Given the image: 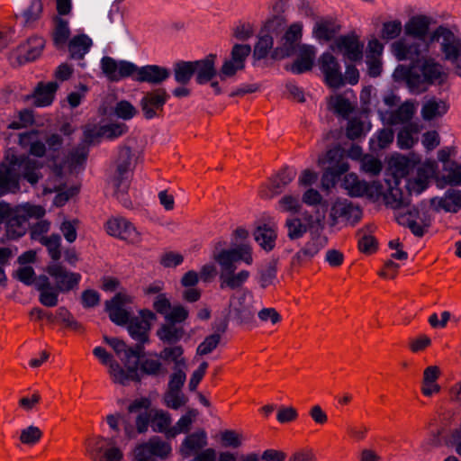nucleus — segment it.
I'll list each match as a JSON object with an SVG mask.
<instances>
[{
  "label": "nucleus",
  "mask_w": 461,
  "mask_h": 461,
  "mask_svg": "<svg viewBox=\"0 0 461 461\" xmlns=\"http://www.w3.org/2000/svg\"><path fill=\"white\" fill-rule=\"evenodd\" d=\"M342 185L351 197L366 196L372 200H377L383 193V185L380 182L360 180L354 173L345 176Z\"/></svg>",
  "instance_id": "nucleus-10"
},
{
  "label": "nucleus",
  "mask_w": 461,
  "mask_h": 461,
  "mask_svg": "<svg viewBox=\"0 0 461 461\" xmlns=\"http://www.w3.org/2000/svg\"><path fill=\"white\" fill-rule=\"evenodd\" d=\"M318 164L320 166L328 165L326 171L322 176L323 187H327L324 181L329 176H330L332 180H334L346 173L349 167L348 163L344 158L343 150L339 147L329 149L323 158H319Z\"/></svg>",
  "instance_id": "nucleus-13"
},
{
  "label": "nucleus",
  "mask_w": 461,
  "mask_h": 461,
  "mask_svg": "<svg viewBox=\"0 0 461 461\" xmlns=\"http://www.w3.org/2000/svg\"><path fill=\"white\" fill-rule=\"evenodd\" d=\"M41 167L37 160L26 155L8 152L0 162V196L19 192L21 176L31 185L37 184L41 178Z\"/></svg>",
  "instance_id": "nucleus-2"
},
{
  "label": "nucleus",
  "mask_w": 461,
  "mask_h": 461,
  "mask_svg": "<svg viewBox=\"0 0 461 461\" xmlns=\"http://www.w3.org/2000/svg\"><path fill=\"white\" fill-rule=\"evenodd\" d=\"M48 249L49 255L54 262H58L61 258V238L59 234H51L50 236L42 239L40 242Z\"/></svg>",
  "instance_id": "nucleus-52"
},
{
  "label": "nucleus",
  "mask_w": 461,
  "mask_h": 461,
  "mask_svg": "<svg viewBox=\"0 0 461 461\" xmlns=\"http://www.w3.org/2000/svg\"><path fill=\"white\" fill-rule=\"evenodd\" d=\"M253 236L260 248L269 252L276 247V241L277 239L276 227L268 224L259 225L254 230Z\"/></svg>",
  "instance_id": "nucleus-29"
},
{
  "label": "nucleus",
  "mask_w": 461,
  "mask_h": 461,
  "mask_svg": "<svg viewBox=\"0 0 461 461\" xmlns=\"http://www.w3.org/2000/svg\"><path fill=\"white\" fill-rule=\"evenodd\" d=\"M296 176V170L285 167L270 179L269 185L262 186L259 195L264 199H271L280 194Z\"/></svg>",
  "instance_id": "nucleus-18"
},
{
  "label": "nucleus",
  "mask_w": 461,
  "mask_h": 461,
  "mask_svg": "<svg viewBox=\"0 0 461 461\" xmlns=\"http://www.w3.org/2000/svg\"><path fill=\"white\" fill-rule=\"evenodd\" d=\"M108 235L127 244L138 245L142 241V232L127 218L113 216L104 224Z\"/></svg>",
  "instance_id": "nucleus-9"
},
{
  "label": "nucleus",
  "mask_w": 461,
  "mask_h": 461,
  "mask_svg": "<svg viewBox=\"0 0 461 461\" xmlns=\"http://www.w3.org/2000/svg\"><path fill=\"white\" fill-rule=\"evenodd\" d=\"M420 131V127L418 123H408L404 125L397 135V144L402 149H411L416 142L417 139L414 135H417Z\"/></svg>",
  "instance_id": "nucleus-41"
},
{
  "label": "nucleus",
  "mask_w": 461,
  "mask_h": 461,
  "mask_svg": "<svg viewBox=\"0 0 461 461\" xmlns=\"http://www.w3.org/2000/svg\"><path fill=\"white\" fill-rule=\"evenodd\" d=\"M415 113V107L412 103L405 102L400 105L395 111L392 112L388 118L391 125H398L411 123V120Z\"/></svg>",
  "instance_id": "nucleus-40"
},
{
  "label": "nucleus",
  "mask_w": 461,
  "mask_h": 461,
  "mask_svg": "<svg viewBox=\"0 0 461 461\" xmlns=\"http://www.w3.org/2000/svg\"><path fill=\"white\" fill-rule=\"evenodd\" d=\"M273 47V38L265 32H261L254 48V57L258 59L266 58Z\"/></svg>",
  "instance_id": "nucleus-56"
},
{
  "label": "nucleus",
  "mask_w": 461,
  "mask_h": 461,
  "mask_svg": "<svg viewBox=\"0 0 461 461\" xmlns=\"http://www.w3.org/2000/svg\"><path fill=\"white\" fill-rule=\"evenodd\" d=\"M171 450L172 448L168 442L161 440L158 438H153L148 443L140 445L137 447L136 461H138L140 458H144L146 461H148L144 456H142L144 452H149L151 455L160 457H167L171 453Z\"/></svg>",
  "instance_id": "nucleus-31"
},
{
  "label": "nucleus",
  "mask_w": 461,
  "mask_h": 461,
  "mask_svg": "<svg viewBox=\"0 0 461 461\" xmlns=\"http://www.w3.org/2000/svg\"><path fill=\"white\" fill-rule=\"evenodd\" d=\"M330 106L337 115L344 119H347L354 110L349 100L340 95L330 99Z\"/></svg>",
  "instance_id": "nucleus-50"
},
{
  "label": "nucleus",
  "mask_w": 461,
  "mask_h": 461,
  "mask_svg": "<svg viewBox=\"0 0 461 461\" xmlns=\"http://www.w3.org/2000/svg\"><path fill=\"white\" fill-rule=\"evenodd\" d=\"M92 44V40L86 34L74 36L67 45L70 58L74 59H83L89 51Z\"/></svg>",
  "instance_id": "nucleus-38"
},
{
  "label": "nucleus",
  "mask_w": 461,
  "mask_h": 461,
  "mask_svg": "<svg viewBox=\"0 0 461 461\" xmlns=\"http://www.w3.org/2000/svg\"><path fill=\"white\" fill-rule=\"evenodd\" d=\"M114 195L126 208L131 206V202L128 196L130 187L129 176H113Z\"/></svg>",
  "instance_id": "nucleus-47"
},
{
  "label": "nucleus",
  "mask_w": 461,
  "mask_h": 461,
  "mask_svg": "<svg viewBox=\"0 0 461 461\" xmlns=\"http://www.w3.org/2000/svg\"><path fill=\"white\" fill-rule=\"evenodd\" d=\"M320 69L324 76L325 83L331 88L344 86V78L338 59L330 52H324L319 59Z\"/></svg>",
  "instance_id": "nucleus-14"
},
{
  "label": "nucleus",
  "mask_w": 461,
  "mask_h": 461,
  "mask_svg": "<svg viewBox=\"0 0 461 461\" xmlns=\"http://www.w3.org/2000/svg\"><path fill=\"white\" fill-rule=\"evenodd\" d=\"M150 415V426L152 430L167 434V430L171 428L172 419L170 414L163 410L151 409Z\"/></svg>",
  "instance_id": "nucleus-45"
},
{
  "label": "nucleus",
  "mask_w": 461,
  "mask_h": 461,
  "mask_svg": "<svg viewBox=\"0 0 461 461\" xmlns=\"http://www.w3.org/2000/svg\"><path fill=\"white\" fill-rule=\"evenodd\" d=\"M285 227L291 240L301 239L308 230V225L303 223L299 218L286 219Z\"/></svg>",
  "instance_id": "nucleus-51"
},
{
  "label": "nucleus",
  "mask_w": 461,
  "mask_h": 461,
  "mask_svg": "<svg viewBox=\"0 0 461 461\" xmlns=\"http://www.w3.org/2000/svg\"><path fill=\"white\" fill-rule=\"evenodd\" d=\"M7 236L10 239H18L26 232L25 219L23 217H11L6 226Z\"/></svg>",
  "instance_id": "nucleus-55"
},
{
  "label": "nucleus",
  "mask_w": 461,
  "mask_h": 461,
  "mask_svg": "<svg viewBox=\"0 0 461 461\" xmlns=\"http://www.w3.org/2000/svg\"><path fill=\"white\" fill-rule=\"evenodd\" d=\"M71 31L69 28L68 21L56 16L53 20V29L51 32V38L54 46L58 50H65L68 43L69 42V37Z\"/></svg>",
  "instance_id": "nucleus-30"
},
{
  "label": "nucleus",
  "mask_w": 461,
  "mask_h": 461,
  "mask_svg": "<svg viewBox=\"0 0 461 461\" xmlns=\"http://www.w3.org/2000/svg\"><path fill=\"white\" fill-rule=\"evenodd\" d=\"M198 415V411L195 409H190L184 414L176 423L175 426L171 427L167 432V436L168 438H174L181 433H187L191 426Z\"/></svg>",
  "instance_id": "nucleus-43"
},
{
  "label": "nucleus",
  "mask_w": 461,
  "mask_h": 461,
  "mask_svg": "<svg viewBox=\"0 0 461 461\" xmlns=\"http://www.w3.org/2000/svg\"><path fill=\"white\" fill-rule=\"evenodd\" d=\"M128 126L123 122L108 123L99 127L97 134L104 135L107 140H113L125 134Z\"/></svg>",
  "instance_id": "nucleus-53"
},
{
  "label": "nucleus",
  "mask_w": 461,
  "mask_h": 461,
  "mask_svg": "<svg viewBox=\"0 0 461 461\" xmlns=\"http://www.w3.org/2000/svg\"><path fill=\"white\" fill-rule=\"evenodd\" d=\"M226 242L218 240L213 244L212 258L221 267L219 276L220 287L231 290L240 288L249 279L250 273L241 270L235 273V263L243 261L247 265L253 263L252 248L248 244H242L233 249H223Z\"/></svg>",
  "instance_id": "nucleus-1"
},
{
  "label": "nucleus",
  "mask_w": 461,
  "mask_h": 461,
  "mask_svg": "<svg viewBox=\"0 0 461 461\" xmlns=\"http://www.w3.org/2000/svg\"><path fill=\"white\" fill-rule=\"evenodd\" d=\"M170 77V70L158 65H146L139 68L134 80L150 85H159Z\"/></svg>",
  "instance_id": "nucleus-23"
},
{
  "label": "nucleus",
  "mask_w": 461,
  "mask_h": 461,
  "mask_svg": "<svg viewBox=\"0 0 461 461\" xmlns=\"http://www.w3.org/2000/svg\"><path fill=\"white\" fill-rule=\"evenodd\" d=\"M449 106L447 102L436 98L428 100L421 108V116L426 121L444 115Z\"/></svg>",
  "instance_id": "nucleus-39"
},
{
  "label": "nucleus",
  "mask_w": 461,
  "mask_h": 461,
  "mask_svg": "<svg viewBox=\"0 0 461 461\" xmlns=\"http://www.w3.org/2000/svg\"><path fill=\"white\" fill-rule=\"evenodd\" d=\"M430 204L437 212L444 210L448 212H457L461 210V190L448 189L444 196L431 198Z\"/></svg>",
  "instance_id": "nucleus-26"
},
{
  "label": "nucleus",
  "mask_w": 461,
  "mask_h": 461,
  "mask_svg": "<svg viewBox=\"0 0 461 461\" xmlns=\"http://www.w3.org/2000/svg\"><path fill=\"white\" fill-rule=\"evenodd\" d=\"M40 131L31 130L18 135V144L22 149H29V154L36 158L46 155V144L39 139Z\"/></svg>",
  "instance_id": "nucleus-24"
},
{
  "label": "nucleus",
  "mask_w": 461,
  "mask_h": 461,
  "mask_svg": "<svg viewBox=\"0 0 461 461\" xmlns=\"http://www.w3.org/2000/svg\"><path fill=\"white\" fill-rule=\"evenodd\" d=\"M139 366L137 363L133 366L137 367L138 373L140 375V380L143 375H149L152 377L159 376L165 373V369L163 367L160 360L154 357H148L143 358H137Z\"/></svg>",
  "instance_id": "nucleus-36"
},
{
  "label": "nucleus",
  "mask_w": 461,
  "mask_h": 461,
  "mask_svg": "<svg viewBox=\"0 0 461 461\" xmlns=\"http://www.w3.org/2000/svg\"><path fill=\"white\" fill-rule=\"evenodd\" d=\"M207 443V434L204 429H200L184 438L180 446V453L184 457H188L202 450Z\"/></svg>",
  "instance_id": "nucleus-27"
},
{
  "label": "nucleus",
  "mask_w": 461,
  "mask_h": 461,
  "mask_svg": "<svg viewBox=\"0 0 461 461\" xmlns=\"http://www.w3.org/2000/svg\"><path fill=\"white\" fill-rule=\"evenodd\" d=\"M429 185L428 177L424 176L421 172H419L418 176L414 179H408L405 185V187L410 194L415 193L416 194H420L425 189H427Z\"/></svg>",
  "instance_id": "nucleus-64"
},
{
  "label": "nucleus",
  "mask_w": 461,
  "mask_h": 461,
  "mask_svg": "<svg viewBox=\"0 0 461 461\" xmlns=\"http://www.w3.org/2000/svg\"><path fill=\"white\" fill-rule=\"evenodd\" d=\"M79 225L78 220L65 219L60 226L59 230L68 243H73L77 238V229Z\"/></svg>",
  "instance_id": "nucleus-60"
},
{
  "label": "nucleus",
  "mask_w": 461,
  "mask_h": 461,
  "mask_svg": "<svg viewBox=\"0 0 461 461\" xmlns=\"http://www.w3.org/2000/svg\"><path fill=\"white\" fill-rule=\"evenodd\" d=\"M327 244V238L319 233L312 234L311 239L293 257L294 265H302L312 260Z\"/></svg>",
  "instance_id": "nucleus-21"
},
{
  "label": "nucleus",
  "mask_w": 461,
  "mask_h": 461,
  "mask_svg": "<svg viewBox=\"0 0 461 461\" xmlns=\"http://www.w3.org/2000/svg\"><path fill=\"white\" fill-rule=\"evenodd\" d=\"M131 302V297L122 293H118L112 300L105 302V310L113 323L124 325L129 322L130 312L124 307Z\"/></svg>",
  "instance_id": "nucleus-19"
},
{
  "label": "nucleus",
  "mask_w": 461,
  "mask_h": 461,
  "mask_svg": "<svg viewBox=\"0 0 461 461\" xmlns=\"http://www.w3.org/2000/svg\"><path fill=\"white\" fill-rule=\"evenodd\" d=\"M301 208V203L297 195H284L277 203V209L284 212L296 213Z\"/></svg>",
  "instance_id": "nucleus-59"
},
{
  "label": "nucleus",
  "mask_w": 461,
  "mask_h": 461,
  "mask_svg": "<svg viewBox=\"0 0 461 461\" xmlns=\"http://www.w3.org/2000/svg\"><path fill=\"white\" fill-rule=\"evenodd\" d=\"M42 437V431L39 427L31 425L21 430L19 439L24 445L33 446L38 443Z\"/></svg>",
  "instance_id": "nucleus-58"
},
{
  "label": "nucleus",
  "mask_w": 461,
  "mask_h": 461,
  "mask_svg": "<svg viewBox=\"0 0 461 461\" xmlns=\"http://www.w3.org/2000/svg\"><path fill=\"white\" fill-rule=\"evenodd\" d=\"M187 402V398L182 392L167 390L164 394L165 404L173 410H177L184 406Z\"/></svg>",
  "instance_id": "nucleus-62"
},
{
  "label": "nucleus",
  "mask_w": 461,
  "mask_h": 461,
  "mask_svg": "<svg viewBox=\"0 0 461 461\" xmlns=\"http://www.w3.org/2000/svg\"><path fill=\"white\" fill-rule=\"evenodd\" d=\"M432 19L424 14L411 17L404 25L405 34L417 40L426 41Z\"/></svg>",
  "instance_id": "nucleus-28"
},
{
  "label": "nucleus",
  "mask_w": 461,
  "mask_h": 461,
  "mask_svg": "<svg viewBox=\"0 0 461 461\" xmlns=\"http://www.w3.org/2000/svg\"><path fill=\"white\" fill-rule=\"evenodd\" d=\"M93 354L97 357L103 365L108 366V373L113 383L121 385H128L131 381L140 382V375L135 366H128L124 369L115 361L113 356L102 347H96L93 350Z\"/></svg>",
  "instance_id": "nucleus-7"
},
{
  "label": "nucleus",
  "mask_w": 461,
  "mask_h": 461,
  "mask_svg": "<svg viewBox=\"0 0 461 461\" xmlns=\"http://www.w3.org/2000/svg\"><path fill=\"white\" fill-rule=\"evenodd\" d=\"M45 46V41L41 37H32L28 40L27 44L23 47L24 52V59L26 61L35 60L41 53Z\"/></svg>",
  "instance_id": "nucleus-48"
},
{
  "label": "nucleus",
  "mask_w": 461,
  "mask_h": 461,
  "mask_svg": "<svg viewBox=\"0 0 461 461\" xmlns=\"http://www.w3.org/2000/svg\"><path fill=\"white\" fill-rule=\"evenodd\" d=\"M251 52V47L248 44H235L232 47L230 59L238 63L237 67L245 68V61Z\"/></svg>",
  "instance_id": "nucleus-63"
},
{
  "label": "nucleus",
  "mask_w": 461,
  "mask_h": 461,
  "mask_svg": "<svg viewBox=\"0 0 461 461\" xmlns=\"http://www.w3.org/2000/svg\"><path fill=\"white\" fill-rule=\"evenodd\" d=\"M363 48L364 44L355 34L339 36L330 46L333 51H339L344 58L350 61H357L362 59Z\"/></svg>",
  "instance_id": "nucleus-17"
},
{
  "label": "nucleus",
  "mask_w": 461,
  "mask_h": 461,
  "mask_svg": "<svg viewBox=\"0 0 461 461\" xmlns=\"http://www.w3.org/2000/svg\"><path fill=\"white\" fill-rule=\"evenodd\" d=\"M316 56V50L312 46L300 49L299 57L291 65L289 70L294 74H302L312 69Z\"/></svg>",
  "instance_id": "nucleus-33"
},
{
  "label": "nucleus",
  "mask_w": 461,
  "mask_h": 461,
  "mask_svg": "<svg viewBox=\"0 0 461 461\" xmlns=\"http://www.w3.org/2000/svg\"><path fill=\"white\" fill-rule=\"evenodd\" d=\"M362 216L361 207L346 198H338L331 204L330 218L332 225H336L339 220L350 225H355L361 220Z\"/></svg>",
  "instance_id": "nucleus-11"
},
{
  "label": "nucleus",
  "mask_w": 461,
  "mask_h": 461,
  "mask_svg": "<svg viewBox=\"0 0 461 461\" xmlns=\"http://www.w3.org/2000/svg\"><path fill=\"white\" fill-rule=\"evenodd\" d=\"M402 31V24L400 20L384 22L381 30V38L385 41L396 39Z\"/></svg>",
  "instance_id": "nucleus-57"
},
{
  "label": "nucleus",
  "mask_w": 461,
  "mask_h": 461,
  "mask_svg": "<svg viewBox=\"0 0 461 461\" xmlns=\"http://www.w3.org/2000/svg\"><path fill=\"white\" fill-rule=\"evenodd\" d=\"M88 156V148L87 145L82 143L75 148L69 154L68 163L69 167L77 170L78 167H82L87 158Z\"/></svg>",
  "instance_id": "nucleus-54"
},
{
  "label": "nucleus",
  "mask_w": 461,
  "mask_h": 461,
  "mask_svg": "<svg viewBox=\"0 0 461 461\" xmlns=\"http://www.w3.org/2000/svg\"><path fill=\"white\" fill-rule=\"evenodd\" d=\"M221 339V337L220 333H213L207 336L203 341L198 345L196 354L200 356L210 354L220 344Z\"/></svg>",
  "instance_id": "nucleus-61"
},
{
  "label": "nucleus",
  "mask_w": 461,
  "mask_h": 461,
  "mask_svg": "<svg viewBox=\"0 0 461 461\" xmlns=\"http://www.w3.org/2000/svg\"><path fill=\"white\" fill-rule=\"evenodd\" d=\"M216 54L211 53L204 59L193 61L195 81L198 85L207 84L216 77Z\"/></svg>",
  "instance_id": "nucleus-22"
},
{
  "label": "nucleus",
  "mask_w": 461,
  "mask_h": 461,
  "mask_svg": "<svg viewBox=\"0 0 461 461\" xmlns=\"http://www.w3.org/2000/svg\"><path fill=\"white\" fill-rule=\"evenodd\" d=\"M104 339L113 348L118 356L123 353V358H122V360L124 361L126 367L129 366L128 364L130 359L131 357L139 358L143 349L142 346L140 344H137L134 348H127L126 344L117 338H109L105 336Z\"/></svg>",
  "instance_id": "nucleus-34"
},
{
  "label": "nucleus",
  "mask_w": 461,
  "mask_h": 461,
  "mask_svg": "<svg viewBox=\"0 0 461 461\" xmlns=\"http://www.w3.org/2000/svg\"><path fill=\"white\" fill-rule=\"evenodd\" d=\"M425 207L426 204L421 203L418 207L396 212V221L399 224L407 226L416 237H422L431 223V217L425 211Z\"/></svg>",
  "instance_id": "nucleus-8"
},
{
  "label": "nucleus",
  "mask_w": 461,
  "mask_h": 461,
  "mask_svg": "<svg viewBox=\"0 0 461 461\" xmlns=\"http://www.w3.org/2000/svg\"><path fill=\"white\" fill-rule=\"evenodd\" d=\"M173 74L176 83L187 85L194 75V62L184 60L176 62L173 66Z\"/></svg>",
  "instance_id": "nucleus-44"
},
{
  "label": "nucleus",
  "mask_w": 461,
  "mask_h": 461,
  "mask_svg": "<svg viewBox=\"0 0 461 461\" xmlns=\"http://www.w3.org/2000/svg\"><path fill=\"white\" fill-rule=\"evenodd\" d=\"M46 272L54 281L53 286L47 276L41 275L35 280V287L39 291V301L46 307H54L59 303V293H68L77 288L81 275L67 270L59 262L48 265Z\"/></svg>",
  "instance_id": "nucleus-3"
},
{
  "label": "nucleus",
  "mask_w": 461,
  "mask_h": 461,
  "mask_svg": "<svg viewBox=\"0 0 461 461\" xmlns=\"http://www.w3.org/2000/svg\"><path fill=\"white\" fill-rule=\"evenodd\" d=\"M394 76L404 78L409 88L415 92H423L431 85L441 86L448 77L443 65L432 58L423 59L419 64H411L408 68L399 66Z\"/></svg>",
  "instance_id": "nucleus-4"
},
{
  "label": "nucleus",
  "mask_w": 461,
  "mask_h": 461,
  "mask_svg": "<svg viewBox=\"0 0 461 461\" xmlns=\"http://www.w3.org/2000/svg\"><path fill=\"white\" fill-rule=\"evenodd\" d=\"M169 98L164 88H157L146 93L140 100V108L146 119L150 120L158 116Z\"/></svg>",
  "instance_id": "nucleus-16"
},
{
  "label": "nucleus",
  "mask_w": 461,
  "mask_h": 461,
  "mask_svg": "<svg viewBox=\"0 0 461 461\" xmlns=\"http://www.w3.org/2000/svg\"><path fill=\"white\" fill-rule=\"evenodd\" d=\"M373 229V226L368 225L366 228L358 230L357 232L358 247L362 252L370 253L375 249V239L370 234Z\"/></svg>",
  "instance_id": "nucleus-49"
},
{
  "label": "nucleus",
  "mask_w": 461,
  "mask_h": 461,
  "mask_svg": "<svg viewBox=\"0 0 461 461\" xmlns=\"http://www.w3.org/2000/svg\"><path fill=\"white\" fill-rule=\"evenodd\" d=\"M255 314L256 309L252 293L248 289L239 291L230 297L228 314L218 325L217 331L224 333L230 320L240 325L250 324L255 320Z\"/></svg>",
  "instance_id": "nucleus-5"
},
{
  "label": "nucleus",
  "mask_w": 461,
  "mask_h": 461,
  "mask_svg": "<svg viewBox=\"0 0 461 461\" xmlns=\"http://www.w3.org/2000/svg\"><path fill=\"white\" fill-rule=\"evenodd\" d=\"M155 314L150 311L141 312L140 317L131 320L128 330L131 337L140 344L149 340V331L150 330V321L155 320Z\"/></svg>",
  "instance_id": "nucleus-20"
},
{
  "label": "nucleus",
  "mask_w": 461,
  "mask_h": 461,
  "mask_svg": "<svg viewBox=\"0 0 461 461\" xmlns=\"http://www.w3.org/2000/svg\"><path fill=\"white\" fill-rule=\"evenodd\" d=\"M429 43L424 40L406 41L400 40L392 45V50L398 60H411L412 64H419L420 58L429 51Z\"/></svg>",
  "instance_id": "nucleus-12"
},
{
  "label": "nucleus",
  "mask_w": 461,
  "mask_h": 461,
  "mask_svg": "<svg viewBox=\"0 0 461 461\" xmlns=\"http://www.w3.org/2000/svg\"><path fill=\"white\" fill-rule=\"evenodd\" d=\"M185 335L183 327L174 323L163 324L158 330L157 336L164 343L174 344L178 342Z\"/></svg>",
  "instance_id": "nucleus-42"
},
{
  "label": "nucleus",
  "mask_w": 461,
  "mask_h": 461,
  "mask_svg": "<svg viewBox=\"0 0 461 461\" xmlns=\"http://www.w3.org/2000/svg\"><path fill=\"white\" fill-rule=\"evenodd\" d=\"M57 89L56 82L40 83L32 95L33 104L39 107L50 105L53 102Z\"/></svg>",
  "instance_id": "nucleus-35"
},
{
  "label": "nucleus",
  "mask_w": 461,
  "mask_h": 461,
  "mask_svg": "<svg viewBox=\"0 0 461 461\" xmlns=\"http://www.w3.org/2000/svg\"><path fill=\"white\" fill-rule=\"evenodd\" d=\"M384 202L386 206L399 212L411 204V195L408 191L403 193L400 187L393 186L384 195Z\"/></svg>",
  "instance_id": "nucleus-37"
},
{
  "label": "nucleus",
  "mask_w": 461,
  "mask_h": 461,
  "mask_svg": "<svg viewBox=\"0 0 461 461\" xmlns=\"http://www.w3.org/2000/svg\"><path fill=\"white\" fill-rule=\"evenodd\" d=\"M432 41H440V50L444 59L455 66L456 75L461 77V38L447 27L440 25L431 35Z\"/></svg>",
  "instance_id": "nucleus-6"
},
{
  "label": "nucleus",
  "mask_w": 461,
  "mask_h": 461,
  "mask_svg": "<svg viewBox=\"0 0 461 461\" xmlns=\"http://www.w3.org/2000/svg\"><path fill=\"white\" fill-rule=\"evenodd\" d=\"M339 27L330 21L317 22L313 27V35L319 41H329L339 32Z\"/></svg>",
  "instance_id": "nucleus-46"
},
{
  "label": "nucleus",
  "mask_w": 461,
  "mask_h": 461,
  "mask_svg": "<svg viewBox=\"0 0 461 461\" xmlns=\"http://www.w3.org/2000/svg\"><path fill=\"white\" fill-rule=\"evenodd\" d=\"M137 163V157L131 148L122 146L119 149L114 160L115 171L113 176H129Z\"/></svg>",
  "instance_id": "nucleus-25"
},
{
  "label": "nucleus",
  "mask_w": 461,
  "mask_h": 461,
  "mask_svg": "<svg viewBox=\"0 0 461 461\" xmlns=\"http://www.w3.org/2000/svg\"><path fill=\"white\" fill-rule=\"evenodd\" d=\"M256 280L262 289H266L269 286H275L278 283L277 260L271 259L263 264L258 269Z\"/></svg>",
  "instance_id": "nucleus-32"
},
{
  "label": "nucleus",
  "mask_w": 461,
  "mask_h": 461,
  "mask_svg": "<svg viewBox=\"0 0 461 461\" xmlns=\"http://www.w3.org/2000/svg\"><path fill=\"white\" fill-rule=\"evenodd\" d=\"M112 441L98 438L88 443L87 452L94 461H121L122 453L120 448L111 447Z\"/></svg>",
  "instance_id": "nucleus-15"
}]
</instances>
